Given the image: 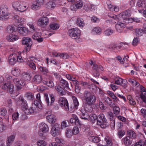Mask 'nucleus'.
Here are the masks:
<instances>
[{
    "label": "nucleus",
    "instance_id": "obj_54",
    "mask_svg": "<svg viewBox=\"0 0 146 146\" xmlns=\"http://www.w3.org/2000/svg\"><path fill=\"white\" fill-rule=\"evenodd\" d=\"M115 27H117L118 28L121 27V28L124 29L126 27V24L124 22L122 23L121 22H119L116 25Z\"/></svg>",
    "mask_w": 146,
    "mask_h": 146
},
{
    "label": "nucleus",
    "instance_id": "obj_59",
    "mask_svg": "<svg viewBox=\"0 0 146 146\" xmlns=\"http://www.w3.org/2000/svg\"><path fill=\"white\" fill-rule=\"evenodd\" d=\"M109 119L111 121H112L113 120H115V119L114 118L113 116V114L112 113L111 111L108 112L107 113Z\"/></svg>",
    "mask_w": 146,
    "mask_h": 146
},
{
    "label": "nucleus",
    "instance_id": "obj_27",
    "mask_svg": "<svg viewBox=\"0 0 146 146\" xmlns=\"http://www.w3.org/2000/svg\"><path fill=\"white\" fill-rule=\"evenodd\" d=\"M17 30L20 34L23 35H25L28 32V29L24 27H18Z\"/></svg>",
    "mask_w": 146,
    "mask_h": 146
},
{
    "label": "nucleus",
    "instance_id": "obj_22",
    "mask_svg": "<svg viewBox=\"0 0 146 146\" xmlns=\"http://www.w3.org/2000/svg\"><path fill=\"white\" fill-rule=\"evenodd\" d=\"M57 92L61 96L64 95L66 94V92L64 88L58 85L55 87Z\"/></svg>",
    "mask_w": 146,
    "mask_h": 146
},
{
    "label": "nucleus",
    "instance_id": "obj_25",
    "mask_svg": "<svg viewBox=\"0 0 146 146\" xmlns=\"http://www.w3.org/2000/svg\"><path fill=\"white\" fill-rule=\"evenodd\" d=\"M35 58L32 57H30L27 58V60L29 62L28 63V65L32 68L35 70L36 69V67L35 64L33 62H31L30 61H34Z\"/></svg>",
    "mask_w": 146,
    "mask_h": 146
},
{
    "label": "nucleus",
    "instance_id": "obj_57",
    "mask_svg": "<svg viewBox=\"0 0 146 146\" xmlns=\"http://www.w3.org/2000/svg\"><path fill=\"white\" fill-rule=\"evenodd\" d=\"M37 144L38 146H45L46 143L43 140H39L37 142Z\"/></svg>",
    "mask_w": 146,
    "mask_h": 146
},
{
    "label": "nucleus",
    "instance_id": "obj_30",
    "mask_svg": "<svg viewBox=\"0 0 146 146\" xmlns=\"http://www.w3.org/2000/svg\"><path fill=\"white\" fill-rule=\"evenodd\" d=\"M127 136H129L133 139L135 138L136 137V133L133 131L130 130L127 131Z\"/></svg>",
    "mask_w": 146,
    "mask_h": 146
},
{
    "label": "nucleus",
    "instance_id": "obj_9",
    "mask_svg": "<svg viewBox=\"0 0 146 146\" xmlns=\"http://www.w3.org/2000/svg\"><path fill=\"white\" fill-rule=\"evenodd\" d=\"M8 15V7L7 6L5 5H2L0 9V20H6V17Z\"/></svg>",
    "mask_w": 146,
    "mask_h": 146
},
{
    "label": "nucleus",
    "instance_id": "obj_11",
    "mask_svg": "<svg viewBox=\"0 0 146 146\" xmlns=\"http://www.w3.org/2000/svg\"><path fill=\"white\" fill-rule=\"evenodd\" d=\"M49 22V19L48 17H40L38 19L37 24L39 26L44 28L48 25Z\"/></svg>",
    "mask_w": 146,
    "mask_h": 146
},
{
    "label": "nucleus",
    "instance_id": "obj_55",
    "mask_svg": "<svg viewBox=\"0 0 146 146\" xmlns=\"http://www.w3.org/2000/svg\"><path fill=\"white\" fill-rule=\"evenodd\" d=\"M25 96L29 100H33L34 98V96L30 92L27 93Z\"/></svg>",
    "mask_w": 146,
    "mask_h": 146
},
{
    "label": "nucleus",
    "instance_id": "obj_52",
    "mask_svg": "<svg viewBox=\"0 0 146 146\" xmlns=\"http://www.w3.org/2000/svg\"><path fill=\"white\" fill-rule=\"evenodd\" d=\"M68 121H63L62 122L61 124V126L60 128L61 129H63L65 128L68 126Z\"/></svg>",
    "mask_w": 146,
    "mask_h": 146
},
{
    "label": "nucleus",
    "instance_id": "obj_34",
    "mask_svg": "<svg viewBox=\"0 0 146 146\" xmlns=\"http://www.w3.org/2000/svg\"><path fill=\"white\" fill-rule=\"evenodd\" d=\"M36 98L38 100V103L37 104V103H36V104H35L34 106H35L36 105L38 108L39 109H41L42 108V106L40 104L41 101L40 100V94L38 93L37 94Z\"/></svg>",
    "mask_w": 146,
    "mask_h": 146
},
{
    "label": "nucleus",
    "instance_id": "obj_26",
    "mask_svg": "<svg viewBox=\"0 0 146 146\" xmlns=\"http://www.w3.org/2000/svg\"><path fill=\"white\" fill-rule=\"evenodd\" d=\"M40 130L43 133L47 132L49 130L48 125L44 123H42L40 124Z\"/></svg>",
    "mask_w": 146,
    "mask_h": 146
},
{
    "label": "nucleus",
    "instance_id": "obj_38",
    "mask_svg": "<svg viewBox=\"0 0 146 146\" xmlns=\"http://www.w3.org/2000/svg\"><path fill=\"white\" fill-rule=\"evenodd\" d=\"M88 139L90 141L95 143H97L99 141V138L95 136H90L88 138Z\"/></svg>",
    "mask_w": 146,
    "mask_h": 146
},
{
    "label": "nucleus",
    "instance_id": "obj_13",
    "mask_svg": "<svg viewBox=\"0 0 146 146\" xmlns=\"http://www.w3.org/2000/svg\"><path fill=\"white\" fill-rule=\"evenodd\" d=\"M1 87L2 89L6 90L10 94H12L13 92L14 86L10 83L4 84L1 86Z\"/></svg>",
    "mask_w": 146,
    "mask_h": 146
},
{
    "label": "nucleus",
    "instance_id": "obj_43",
    "mask_svg": "<svg viewBox=\"0 0 146 146\" xmlns=\"http://www.w3.org/2000/svg\"><path fill=\"white\" fill-rule=\"evenodd\" d=\"M72 99L73 102L74 107L76 109H77L79 105V102L77 99L76 97L73 96L72 97Z\"/></svg>",
    "mask_w": 146,
    "mask_h": 146
},
{
    "label": "nucleus",
    "instance_id": "obj_12",
    "mask_svg": "<svg viewBox=\"0 0 146 146\" xmlns=\"http://www.w3.org/2000/svg\"><path fill=\"white\" fill-rule=\"evenodd\" d=\"M21 42L22 44L25 45L26 46V50L27 51H29L32 44V41L31 38L29 37H24L21 40Z\"/></svg>",
    "mask_w": 146,
    "mask_h": 146
},
{
    "label": "nucleus",
    "instance_id": "obj_2",
    "mask_svg": "<svg viewBox=\"0 0 146 146\" xmlns=\"http://www.w3.org/2000/svg\"><path fill=\"white\" fill-rule=\"evenodd\" d=\"M68 34L72 38L75 39L77 42L79 43L82 41V39L80 38V31L77 28L70 29Z\"/></svg>",
    "mask_w": 146,
    "mask_h": 146
},
{
    "label": "nucleus",
    "instance_id": "obj_28",
    "mask_svg": "<svg viewBox=\"0 0 146 146\" xmlns=\"http://www.w3.org/2000/svg\"><path fill=\"white\" fill-rule=\"evenodd\" d=\"M42 80L41 76L40 75H35L32 79V81L36 84L40 83Z\"/></svg>",
    "mask_w": 146,
    "mask_h": 146
},
{
    "label": "nucleus",
    "instance_id": "obj_46",
    "mask_svg": "<svg viewBox=\"0 0 146 146\" xmlns=\"http://www.w3.org/2000/svg\"><path fill=\"white\" fill-rule=\"evenodd\" d=\"M105 141L108 145L111 146L113 145L111 139L108 136H106L105 138Z\"/></svg>",
    "mask_w": 146,
    "mask_h": 146
},
{
    "label": "nucleus",
    "instance_id": "obj_60",
    "mask_svg": "<svg viewBox=\"0 0 146 146\" xmlns=\"http://www.w3.org/2000/svg\"><path fill=\"white\" fill-rule=\"evenodd\" d=\"M140 96L143 102L146 101V92H142L140 94Z\"/></svg>",
    "mask_w": 146,
    "mask_h": 146
},
{
    "label": "nucleus",
    "instance_id": "obj_58",
    "mask_svg": "<svg viewBox=\"0 0 146 146\" xmlns=\"http://www.w3.org/2000/svg\"><path fill=\"white\" fill-rule=\"evenodd\" d=\"M117 19V18L116 15L113 16L111 17V18L108 20L109 22L111 23H116L115 21Z\"/></svg>",
    "mask_w": 146,
    "mask_h": 146
},
{
    "label": "nucleus",
    "instance_id": "obj_14",
    "mask_svg": "<svg viewBox=\"0 0 146 146\" xmlns=\"http://www.w3.org/2000/svg\"><path fill=\"white\" fill-rule=\"evenodd\" d=\"M58 103L61 107L64 106L66 110L69 109L68 104L67 100L64 97H60L58 100Z\"/></svg>",
    "mask_w": 146,
    "mask_h": 146
},
{
    "label": "nucleus",
    "instance_id": "obj_24",
    "mask_svg": "<svg viewBox=\"0 0 146 146\" xmlns=\"http://www.w3.org/2000/svg\"><path fill=\"white\" fill-rule=\"evenodd\" d=\"M46 119L49 123L51 124L54 123L56 120V117L55 115L51 114L46 116Z\"/></svg>",
    "mask_w": 146,
    "mask_h": 146
},
{
    "label": "nucleus",
    "instance_id": "obj_29",
    "mask_svg": "<svg viewBox=\"0 0 146 146\" xmlns=\"http://www.w3.org/2000/svg\"><path fill=\"white\" fill-rule=\"evenodd\" d=\"M6 38L8 41L12 42L18 39V37L16 35L10 34L7 36Z\"/></svg>",
    "mask_w": 146,
    "mask_h": 146
},
{
    "label": "nucleus",
    "instance_id": "obj_39",
    "mask_svg": "<svg viewBox=\"0 0 146 146\" xmlns=\"http://www.w3.org/2000/svg\"><path fill=\"white\" fill-rule=\"evenodd\" d=\"M15 25H9L7 29V32L9 33H12L15 31Z\"/></svg>",
    "mask_w": 146,
    "mask_h": 146
},
{
    "label": "nucleus",
    "instance_id": "obj_56",
    "mask_svg": "<svg viewBox=\"0 0 146 146\" xmlns=\"http://www.w3.org/2000/svg\"><path fill=\"white\" fill-rule=\"evenodd\" d=\"M113 111L114 114L117 115L120 111V109L119 107L115 106L113 107Z\"/></svg>",
    "mask_w": 146,
    "mask_h": 146
},
{
    "label": "nucleus",
    "instance_id": "obj_53",
    "mask_svg": "<svg viewBox=\"0 0 146 146\" xmlns=\"http://www.w3.org/2000/svg\"><path fill=\"white\" fill-rule=\"evenodd\" d=\"M125 131L123 130L120 129L119 130L117 134L119 138L122 137L125 134Z\"/></svg>",
    "mask_w": 146,
    "mask_h": 146
},
{
    "label": "nucleus",
    "instance_id": "obj_7",
    "mask_svg": "<svg viewBox=\"0 0 146 146\" xmlns=\"http://www.w3.org/2000/svg\"><path fill=\"white\" fill-rule=\"evenodd\" d=\"M20 102H22L21 105L22 106V109L25 111V113L28 114L29 113H34L35 109H34L33 107L28 108L26 101L22 98H21Z\"/></svg>",
    "mask_w": 146,
    "mask_h": 146
},
{
    "label": "nucleus",
    "instance_id": "obj_31",
    "mask_svg": "<svg viewBox=\"0 0 146 146\" xmlns=\"http://www.w3.org/2000/svg\"><path fill=\"white\" fill-rule=\"evenodd\" d=\"M14 19H16V21L19 23H24L26 22V20L23 18L19 17L17 15H16L14 17Z\"/></svg>",
    "mask_w": 146,
    "mask_h": 146
},
{
    "label": "nucleus",
    "instance_id": "obj_4",
    "mask_svg": "<svg viewBox=\"0 0 146 146\" xmlns=\"http://www.w3.org/2000/svg\"><path fill=\"white\" fill-rule=\"evenodd\" d=\"M12 5L15 10L21 12L25 11L28 8V7L24 2L15 1L13 3Z\"/></svg>",
    "mask_w": 146,
    "mask_h": 146
},
{
    "label": "nucleus",
    "instance_id": "obj_6",
    "mask_svg": "<svg viewBox=\"0 0 146 146\" xmlns=\"http://www.w3.org/2000/svg\"><path fill=\"white\" fill-rule=\"evenodd\" d=\"M9 62L10 64L13 65L17 62H21L23 61L21 56L18 55L15 53H13L10 55L9 57Z\"/></svg>",
    "mask_w": 146,
    "mask_h": 146
},
{
    "label": "nucleus",
    "instance_id": "obj_17",
    "mask_svg": "<svg viewBox=\"0 0 146 146\" xmlns=\"http://www.w3.org/2000/svg\"><path fill=\"white\" fill-rule=\"evenodd\" d=\"M97 123L99 125H101L103 123L106 122V121L104 115L102 113L98 115L97 116Z\"/></svg>",
    "mask_w": 146,
    "mask_h": 146
},
{
    "label": "nucleus",
    "instance_id": "obj_63",
    "mask_svg": "<svg viewBox=\"0 0 146 146\" xmlns=\"http://www.w3.org/2000/svg\"><path fill=\"white\" fill-rule=\"evenodd\" d=\"M139 40L138 38L135 37L132 42V45L134 46H136L138 44Z\"/></svg>",
    "mask_w": 146,
    "mask_h": 146
},
{
    "label": "nucleus",
    "instance_id": "obj_50",
    "mask_svg": "<svg viewBox=\"0 0 146 146\" xmlns=\"http://www.w3.org/2000/svg\"><path fill=\"white\" fill-rule=\"evenodd\" d=\"M143 33V30L141 29L137 28L136 29L135 35L136 36H141Z\"/></svg>",
    "mask_w": 146,
    "mask_h": 146
},
{
    "label": "nucleus",
    "instance_id": "obj_5",
    "mask_svg": "<svg viewBox=\"0 0 146 146\" xmlns=\"http://www.w3.org/2000/svg\"><path fill=\"white\" fill-rule=\"evenodd\" d=\"M49 96L51 99V101L50 104L48 94H44L45 100L47 105L48 106H53V108L54 110H58L59 108L58 105L57 104L53 105L55 100L53 95L52 94H49Z\"/></svg>",
    "mask_w": 146,
    "mask_h": 146
},
{
    "label": "nucleus",
    "instance_id": "obj_41",
    "mask_svg": "<svg viewBox=\"0 0 146 146\" xmlns=\"http://www.w3.org/2000/svg\"><path fill=\"white\" fill-rule=\"evenodd\" d=\"M93 69L96 71H103L104 70L102 66L100 65L98 66L96 64H93Z\"/></svg>",
    "mask_w": 146,
    "mask_h": 146
},
{
    "label": "nucleus",
    "instance_id": "obj_49",
    "mask_svg": "<svg viewBox=\"0 0 146 146\" xmlns=\"http://www.w3.org/2000/svg\"><path fill=\"white\" fill-rule=\"evenodd\" d=\"M48 8L50 9H54L56 7V4L54 2L52 1H50L47 4Z\"/></svg>",
    "mask_w": 146,
    "mask_h": 146
},
{
    "label": "nucleus",
    "instance_id": "obj_23",
    "mask_svg": "<svg viewBox=\"0 0 146 146\" xmlns=\"http://www.w3.org/2000/svg\"><path fill=\"white\" fill-rule=\"evenodd\" d=\"M70 122L73 125H78L80 124L79 120L78 117L74 114H72V117L70 119Z\"/></svg>",
    "mask_w": 146,
    "mask_h": 146
},
{
    "label": "nucleus",
    "instance_id": "obj_36",
    "mask_svg": "<svg viewBox=\"0 0 146 146\" xmlns=\"http://www.w3.org/2000/svg\"><path fill=\"white\" fill-rule=\"evenodd\" d=\"M76 23L79 27H82L84 25V23L83 20L80 18L77 19Z\"/></svg>",
    "mask_w": 146,
    "mask_h": 146
},
{
    "label": "nucleus",
    "instance_id": "obj_15",
    "mask_svg": "<svg viewBox=\"0 0 146 146\" xmlns=\"http://www.w3.org/2000/svg\"><path fill=\"white\" fill-rule=\"evenodd\" d=\"M130 16L131 12L129 10H127L123 12L118 15V16L123 21V22Z\"/></svg>",
    "mask_w": 146,
    "mask_h": 146
},
{
    "label": "nucleus",
    "instance_id": "obj_47",
    "mask_svg": "<svg viewBox=\"0 0 146 146\" xmlns=\"http://www.w3.org/2000/svg\"><path fill=\"white\" fill-rule=\"evenodd\" d=\"M43 82L44 84H46L50 88L53 87L54 86L53 81L52 80H50L48 82L44 81Z\"/></svg>",
    "mask_w": 146,
    "mask_h": 146
},
{
    "label": "nucleus",
    "instance_id": "obj_40",
    "mask_svg": "<svg viewBox=\"0 0 146 146\" xmlns=\"http://www.w3.org/2000/svg\"><path fill=\"white\" fill-rule=\"evenodd\" d=\"M39 69L40 72L44 74H46L48 72V69L46 67L40 66L39 67Z\"/></svg>",
    "mask_w": 146,
    "mask_h": 146
},
{
    "label": "nucleus",
    "instance_id": "obj_19",
    "mask_svg": "<svg viewBox=\"0 0 146 146\" xmlns=\"http://www.w3.org/2000/svg\"><path fill=\"white\" fill-rule=\"evenodd\" d=\"M43 3V0H37L36 3L32 5L31 7L32 9L35 10L39 9Z\"/></svg>",
    "mask_w": 146,
    "mask_h": 146
},
{
    "label": "nucleus",
    "instance_id": "obj_44",
    "mask_svg": "<svg viewBox=\"0 0 146 146\" xmlns=\"http://www.w3.org/2000/svg\"><path fill=\"white\" fill-rule=\"evenodd\" d=\"M72 133L71 129H67L65 132V135L66 137L68 138L70 137L72 135Z\"/></svg>",
    "mask_w": 146,
    "mask_h": 146
},
{
    "label": "nucleus",
    "instance_id": "obj_37",
    "mask_svg": "<svg viewBox=\"0 0 146 146\" xmlns=\"http://www.w3.org/2000/svg\"><path fill=\"white\" fill-rule=\"evenodd\" d=\"M102 32V29L99 27H94L92 31V32L94 34L100 35Z\"/></svg>",
    "mask_w": 146,
    "mask_h": 146
},
{
    "label": "nucleus",
    "instance_id": "obj_64",
    "mask_svg": "<svg viewBox=\"0 0 146 146\" xmlns=\"http://www.w3.org/2000/svg\"><path fill=\"white\" fill-rule=\"evenodd\" d=\"M123 80L121 78H118L115 81V84L117 85H121L123 82Z\"/></svg>",
    "mask_w": 146,
    "mask_h": 146
},
{
    "label": "nucleus",
    "instance_id": "obj_1",
    "mask_svg": "<svg viewBox=\"0 0 146 146\" xmlns=\"http://www.w3.org/2000/svg\"><path fill=\"white\" fill-rule=\"evenodd\" d=\"M86 102L87 104L85 108V110L89 112H91L92 110L91 105L95 103L96 98L95 96L92 95L88 91H85L84 94Z\"/></svg>",
    "mask_w": 146,
    "mask_h": 146
},
{
    "label": "nucleus",
    "instance_id": "obj_62",
    "mask_svg": "<svg viewBox=\"0 0 146 146\" xmlns=\"http://www.w3.org/2000/svg\"><path fill=\"white\" fill-rule=\"evenodd\" d=\"M7 113V111L5 108H2L0 109V115H5Z\"/></svg>",
    "mask_w": 146,
    "mask_h": 146
},
{
    "label": "nucleus",
    "instance_id": "obj_42",
    "mask_svg": "<svg viewBox=\"0 0 146 146\" xmlns=\"http://www.w3.org/2000/svg\"><path fill=\"white\" fill-rule=\"evenodd\" d=\"M60 82L62 85L64 87L68 88L69 87V84L68 82L62 78L60 80Z\"/></svg>",
    "mask_w": 146,
    "mask_h": 146
},
{
    "label": "nucleus",
    "instance_id": "obj_35",
    "mask_svg": "<svg viewBox=\"0 0 146 146\" xmlns=\"http://www.w3.org/2000/svg\"><path fill=\"white\" fill-rule=\"evenodd\" d=\"M22 76L24 78L26 81H30L31 79V76L30 74L28 72H24L22 74Z\"/></svg>",
    "mask_w": 146,
    "mask_h": 146
},
{
    "label": "nucleus",
    "instance_id": "obj_18",
    "mask_svg": "<svg viewBox=\"0 0 146 146\" xmlns=\"http://www.w3.org/2000/svg\"><path fill=\"white\" fill-rule=\"evenodd\" d=\"M129 136H126L122 139V142L126 146H129L133 142V139Z\"/></svg>",
    "mask_w": 146,
    "mask_h": 146
},
{
    "label": "nucleus",
    "instance_id": "obj_45",
    "mask_svg": "<svg viewBox=\"0 0 146 146\" xmlns=\"http://www.w3.org/2000/svg\"><path fill=\"white\" fill-rule=\"evenodd\" d=\"M50 28L53 30H56L59 28V27L58 25L55 23H51L50 25Z\"/></svg>",
    "mask_w": 146,
    "mask_h": 146
},
{
    "label": "nucleus",
    "instance_id": "obj_61",
    "mask_svg": "<svg viewBox=\"0 0 146 146\" xmlns=\"http://www.w3.org/2000/svg\"><path fill=\"white\" fill-rule=\"evenodd\" d=\"M103 101L105 104L108 105L111 100L108 97H106L103 98Z\"/></svg>",
    "mask_w": 146,
    "mask_h": 146
},
{
    "label": "nucleus",
    "instance_id": "obj_3",
    "mask_svg": "<svg viewBox=\"0 0 146 146\" xmlns=\"http://www.w3.org/2000/svg\"><path fill=\"white\" fill-rule=\"evenodd\" d=\"M79 115L81 118L84 120H88L89 121L94 123L95 121L97 119V116L95 114H91L89 115L85 111L83 110H80L79 113Z\"/></svg>",
    "mask_w": 146,
    "mask_h": 146
},
{
    "label": "nucleus",
    "instance_id": "obj_48",
    "mask_svg": "<svg viewBox=\"0 0 146 146\" xmlns=\"http://www.w3.org/2000/svg\"><path fill=\"white\" fill-rule=\"evenodd\" d=\"M117 44H111L107 46L108 48L110 49L111 50L117 49Z\"/></svg>",
    "mask_w": 146,
    "mask_h": 146
},
{
    "label": "nucleus",
    "instance_id": "obj_16",
    "mask_svg": "<svg viewBox=\"0 0 146 146\" xmlns=\"http://www.w3.org/2000/svg\"><path fill=\"white\" fill-rule=\"evenodd\" d=\"M137 6L139 8L141 9L143 11V13L146 15V9L144 10V9L146 7V3L144 1L139 0L137 3Z\"/></svg>",
    "mask_w": 146,
    "mask_h": 146
},
{
    "label": "nucleus",
    "instance_id": "obj_51",
    "mask_svg": "<svg viewBox=\"0 0 146 146\" xmlns=\"http://www.w3.org/2000/svg\"><path fill=\"white\" fill-rule=\"evenodd\" d=\"M114 31L113 30L111 29H108L104 31V34L106 36H109L113 33Z\"/></svg>",
    "mask_w": 146,
    "mask_h": 146
},
{
    "label": "nucleus",
    "instance_id": "obj_33",
    "mask_svg": "<svg viewBox=\"0 0 146 146\" xmlns=\"http://www.w3.org/2000/svg\"><path fill=\"white\" fill-rule=\"evenodd\" d=\"M15 137V136L14 135H11L8 137L7 142V146H10V144L14 141Z\"/></svg>",
    "mask_w": 146,
    "mask_h": 146
},
{
    "label": "nucleus",
    "instance_id": "obj_20",
    "mask_svg": "<svg viewBox=\"0 0 146 146\" xmlns=\"http://www.w3.org/2000/svg\"><path fill=\"white\" fill-rule=\"evenodd\" d=\"M83 3L81 1H79L76 3L75 4L72 5L70 8L72 11H74L76 9L81 8L83 6Z\"/></svg>",
    "mask_w": 146,
    "mask_h": 146
},
{
    "label": "nucleus",
    "instance_id": "obj_8",
    "mask_svg": "<svg viewBox=\"0 0 146 146\" xmlns=\"http://www.w3.org/2000/svg\"><path fill=\"white\" fill-rule=\"evenodd\" d=\"M13 82L17 87L18 90L22 89L21 86H24L26 84L25 82L23 79L21 78L16 77L13 79Z\"/></svg>",
    "mask_w": 146,
    "mask_h": 146
},
{
    "label": "nucleus",
    "instance_id": "obj_21",
    "mask_svg": "<svg viewBox=\"0 0 146 146\" xmlns=\"http://www.w3.org/2000/svg\"><path fill=\"white\" fill-rule=\"evenodd\" d=\"M41 34L40 33L37 32L35 33L33 36V38L36 40L38 42H40L43 40V38L41 37Z\"/></svg>",
    "mask_w": 146,
    "mask_h": 146
},
{
    "label": "nucleus",
    "instance_id": "obj_10",
    "mask_svg": "<svg viewBox=\"0 0 146 146\" xmlns=\"http://www.w3.org/2000/svg\"><path fill=\"white\" fill-rule=\"evenodd\" d=\"M60 124L56 123L52 126L50 131V133L53 136H57L60 133Z\"/></svg>",
    "mask_w": 146,
    "mask_h": 146
},
{
    "label": "nucleus",
    "instance_id": "obj_32",
    "mask_svg": "<svg viewBox=\"0 0 146 146\" xmlns=\"http://www.w3.org/2000/svg\"><path fill=\"white\" fill-rule=\"evenodd\" d=\"M11 73L13 76H17L20 75L21 71L19 69L16 68H14L13 70L12 71Z\"/></svg>",
    "mask_w": 146,
    "mask_h": 146
}]
</instances>
